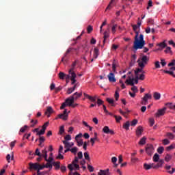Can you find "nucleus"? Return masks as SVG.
<instances>
[{"label":"nucleus","instance_id":"nucleus-1","mask_svg":"<svg viewBox=\"0 0 175 175\" xmlns=\"http://www.w3.org/2000/svg\"><path fill=\"white\" fill-rule=\"evenodd\" d=\"M148 61H150V58L147 57V55H144L141 59H138L137 62L139 68H145L146 65L148 63Z\"/></svg>","mask_w":175,"mask_h":175},{"label":"nucleus","instance_id":"nucleus-2","mask_svg":"<svg viewBox=\"0 0 175 175\" xmlns=\"http://www.w3.org/2000/svg\"><path fill=\"white\" fill-rule=\"evenodd\" d=\"M72 48H69L68 49H67L63 57L62 58L61 62H62L64 65H65V64H67L69 59V54H70V53L72 52Z\"/></svg>","mask_w":175,"mask_h":175},{"label":"nucleus","instance_id":"nucleus-3","mask_svg":"<svg viewBox=\"0 0 175 175\" xmlns=\"http://www.w3.org/2000/svg\"><path fill=\"white\" fill-rule=\"evenodd\" d=\"M68 109H64L63 111V113H60L55 118V120H58V118H60L61 120H63L64 121H66L68 120Z\"/></svg>","mask_w":175,"mask_h":175},{"label":"nucleus","instance_id":"nucleus-4","mask_svg":"<svg viewBox=\"0 0 175 175\" xmlns=\"http://www.w3.org/2000/svg\"><path fill=\"white\" fill-rule=\"evenodd\" d=\"M81 137H83V134L81 133L75 136V140L77 143L78 147H81V146H83V139H81Z\"/></svg>","mask_w":175,"mask_h":175},{"label":"nucleus","instance_id":"nucleus-5","mask_svg":"<svg viewBox=\"0 0 175 175\" xmlns=\"http://www.w3.org/2000/svg\"><path fill=\"white\" fill-rule=\"evenodd\" d=\"M133 49L135 50H139V49H142V42L140 38L139 40V38H135Z\"/></svg>","mask_w":175,"mask_h":175},{"label":"nucleus","instance_id":"nucleus-6","mask_svg":"<svg viewBox=\"0 0 175 175\" xmlns=\"http://www.w3.org/2000/svg\"><path fill=\"white\" fill-rule=\"evenodd\" d=\"M146 152L149 155V157H151V155L154 154V146L147 145L146 147Z\"/></svg>","mask_w":175,"mask_h":175},{"label":"nucleus","instance_id":"nucleus-7","mask_svg":"<svg viewBox=\"0 0 175 175\" xmlns=\"http://www.w3.org/2000/svg\"><path fill=\"white\" fill-rule=\"evenodd\" d=\"M128 79L125 81L126 84H128V85H135V78H133V75H128Z\"/></svg>","mask_w":175,"mask_h":175},{"label":"nucleus","instance_id":"nucleus-8","mask_svg":"<svg viewBox=\"0 0 175 175\" xmlns=\"http://www.w3.org/2000/svg\"><path fill=\"white\" fill-rule=\"evenodd\" d=\"M29 169L30 170H36L38 172V166H39V163H29Z\"/></svg>","mask_w":175,"mask_h":175},{"label":"nucleus","instance_id":"nucleus-9","mask_svg":"<svg viewBox=\"0 0 175 175\" xmlns=\"http://www.w3.org/2000/svg\"><path fill=\"white\" fill-rule=\"evenodd\" d=\"M108 80L110 83H116L117 81V79H116V76L114 75V73L110 72L108 75Z\"/></svg>","mask_w":175,"mask_h":175},{"label":"nucleus","instance_id":"nucleus-10","mask_svg":"<svg viewBox=\"0 0 175 175\" xmlns=\"http://www.w3.org/2000/svg\"><path fill=\"white\" fill-rule=\"evenodd\" d=\"M103 132H104V133H106L107 135H114V131L110 130V129L107 126H104V128L103 129Z\"/></svg>","mask_w":175,"mask_h":175},{"label":"nucleus","instance_id":"nucleus-11","mask_svg":"<svg viewBox=\"0 0 175 175\" xmlns=\"http://www.w3.org/2000/svg\"><path fill=\"white\" fill-rule=\"evenodd\" d=\"M166 113V107H163L161 109H159L157 112L155 113L156 117H161V116H165Z\"/></svg>","mask_w":175,"mask_h":175},{"label":"nucleus","instance_id":"nucleus-12","mask_svg":"<svg viewBox=\"0 0 175 175\" xmlns=\"http://www.w3.org/2000/svg\"><path fill=\"white\" fill-rule=\"evenodd\" d=\"M53 113H54V109H53V107H47L46 111H45L46 116H47V117L49 118L50 116L53 114Z\"/></svg>","mask_w":175,"mask_h":175},{"label":"nucleus","instance_id":"nucleus-13","mask_svg":"<svg viewBox=\"0 0 175 175\" xmlns=\"http://www.w3.org/2000/svg\"><path fill=\"white\" fill-rule=\"evenodd\" d=\"M65 102L67 104V106H69V107H70L72 106V103H75V100L71 97V96L69 98H68L67 99H66Z\"/></svg>","mask_w":175,"mask_h":175},{"label":"nucleus","instance_id":"nucleus-14","mask_svg":"<svg viewBox=\"0 0 175 175\" xmlns=\"http://www.w3.org/2000/svg\"><path fill=\"white\" fill-rule=\"evenodd\" d=\"M83 96H85V98H87L88 99H89L90 102H96V96L92 97L89 94H87L86 93H83Z\"/></svg>","mask_w":175,"mask_h":175},{"label":"nucleus","instance_id":"nucleus-15","mask_svg":"<svg viewBox=\"0 0 175 175\" xmlns=\"http://www.w3.org/2000/svg\"><path fill=\"white\" fill-rule=\"evenodd\" d=\"M81 95H83L82 93L75 92L73 94L72 96H71V97L73 98V100L75 101V100H77V99H79V98H81Z\"/></svg>","mask_w":175,"mask_h":175},{"label":"nucleus","instance_id":"nucleus-16","mask_svg":"<svg viewBox=\"0 0 175 175\" xmlns=\"http://www.w3.org/2000/svg\"><path fill=\"white\" fill-rule=\"evenodd\" d=\"M143 69H144V67H140L139 68H137L134 71L135 76H139V73H146V72H144Z\"/></svg>","mask_w":175,"mask_h":175},{"label":"nucleus","instance_id":"nucleus-17","mask_svg":"<svg viewBox=\"0 0 175 175\" xmlns=\"http://www.w3.org/2000/svg\"><path fill=\"white\" fill-rule=\"evenodd\" d=\"M142 132H143V127L142 126H139L136 130L137 136L138 137L142 136Z\"/></svg>","mask_w":175,"mask_h":175},{"label":"nucleus","instance_id":"nucleus-18","mask_svg":"<svg viewBox=\"0 0 175 175\" xmlns=\"http://www.w3.org/2000/svg\"><path fill=\"white\" fill-rule=\"evenodd\" d=\"M52 165H53V166H55V170H58L59 169H60V167H61V162H59V161H54V162H53L52 163Z\"/></svg>","mask_w":175,"mask_h":175},{"label":"nucleus","instance_id":"nucleus-19","mask_svg":"<svg viewBox=\"0 0 175 175\" xmlns=\"http://www.w3.org/2000/svg\"><path fill=\"white\" fill-rule=\"evenodd\" d=\"M6 159L8 161V163H10V159L11 161H13L14 159V154H13V152L11 153V155L9 154H7Z\"/></svg>","mask_w":175,"mask_h":175},{"label":"nucleus","instance_id":"nucleus-20","mask_svg":"<svg viewBox=\"0 0 175 175\" xmlns=\"http://www.w3.org/2000/svg\"><path fill=\"white\" fill-rule=\"evenodd\" d=\"M142 98L144 99V100L148 102V99H152V96L151 95V94L147 93Z\"/></svg>","mask_w":175,"mask_h":175},{"label":"nucleus","instance_id":"nucleus-21","mask_svg":"<svg viewBox=\"0 0 175 175\" xmlns=\"http://www.w3.org/2000/svg\"><path fill=\"white\" fill-rule=\"evenodd\" d=\"M139 39L141 40V47L142 49L144 47V44H146V42L144 41V36H143V34H140Z\"/></svg>","mask_w":175,"mask_h":175},{"label":"nucleus","instance_id":"nucleus-22","mask_svg":"<svg viewBox=\"0 0 175 175\" xmlns=\"http://www.w3.org/2000/svg\"><path fill=\"white\" fill-rule=\"evenodd\" d=\"M153 98L155 99V100H159V99H161V94L155 92L153 94Z\"/></svg>","mask_w":175,"mask_h":175},{"label":"nucleus","instance_id":"nucleus-23","mask_svg":"<svg viewBox=\"0 0 175 175\" xmlns=\"http://www.w3.org/2000/svg\"><path fill=\"white\" fill-rule=\"evenodd\" d=\"M115 1H116V0H111L109 4L108 5V6L106 8V10H110V9H111V8H113V6H114Z\"/></svg>","mask_w":175,"mask_h":175},{"label":"nucleus","instance_id":"nucleus-24","mask_svg":"<svg viewBox=\"0 0 175 175\" xmlns=\"http://www.w3.org/2000/svg\"><path fill=\"white\" fill-rule=\"evenodd\" d=\"M129 126H131V123L129 122V121L126 122L123 124V128H124V129H126V131H129Z\"/></svg>","mask_w":175,"mask_h":175},{"label":"nucleus","instance_id":"nucleus-25","mask_svg":"<svg viewBox=\"0 0 175 175\" xmlns=\"http://www.w3.org/2000/svg\"><path fill=\"white\" fill-rule=\"evenodd\" d=\"M63 144H64V148H71L70 142L68 141H63Z\"/></svg>","mask_w":175,"mask_h":175},{"label":"nucleus","instance_id":"nucleus-26","mask_svg":"<svg viewBox=\"0 0 175 175\" xmlns=\"http://www.w3.org/2000/svg\"><path fill=\"white\" fill-rule=\"evenodd\" d=\"M99 57V49L98 48H94V58L96 59Z\"/></svg>","mask_w":175,"mask_h":175},{"label":"nucleus","instance_id":"nucleus-27","mask_svg":"<svg viewBox=\"0 0 175 175\" xmlns=\"http://www.w3.org/2000/svg\"><path fill=\"white\" fill-rule=\"evenodd\" d=\"M158 162L159 163H157V165L154 167V169L161 167L162 166L163 163H164L165 161L163 159H161V160H159Z\"/></svg>","mask_w":175,"mask_h":175},{"label":"nucleus","instance_id":"nucleus-28","mask_svg":"<svg viewBox=\"0 0 175 175\" xmlns=\"http://www.w3.org/2000/svg\"><path fill=\"white\" fill-rule=\"evenodd\" d=\"M153 165L154 164L144 163V169H146V170H150V169H152Z\"/></svg>","mask_w":175,"mask_h":175},{"label":"nucleus","instance_id":"nucleus-29","mask_svg":"<svg viewBox=\"0 0 175 175\" xmlns=\"http://www.w3.org/2000/svg\"><path fill=\"white\" fill-rule=\"evenodd\" d=\"M70 151L72 152V154H74V155H76V154H77V151H79V148L74 147L70 149Z\"/></svg>","mask_w":175,"mask_h":175},{"label":"nucleus","instance_id":"nucleus-30","mask_svg":"<svg viewBox=\"0 0 175 175\" xmlns=\"http://www.w3.org/2000/svg\"><path fill=\"white\" fill-rule=\"evenodd\" d=\"M146 140H147V138L146 137H143L140 139L139 144H140L141 146H144V144H146Z\"/></svg>","mask_w":175,"mask_h":175},{"label":"nucleus","instance_id":"nucleus-31","mask_svg":"<svg viewBox=\"0 0 175 175\" xmlns=\"http://www.w3.org/2000/svg\"><path fill=\"white\" fill-rule=\"evenodd\" d=\"M107 24V21L105 19V21L102 23L101 26L100 27V33H102L103 31V27Z\"/></svg>","mask_w":175,"mask_h":175},{"label":"nucleus","instance_id":"nucleus-32","mask_svg":"<svg viewBox=\"0 0 175 175\" xmlns=\"http://www.w3.org/2000/svg\"><path fill=\"white\" fill-rule=\"evenodd\" d=\"M58 76H59V79H60V80H65L66 74L64 72H60L59 73Z\"/></svg>","mask_w":175,"mask_h":175},{"label":"nucleus","instance_id":"nucleus-33","mask_svg":"<svg viewBox=\"0 0 175 175\" xmlns=\"http://www.w3.org/2000/svg\"><path fill=\"white\" fill-rule=\"evenodd\" d=\"M159 161V154H158V153H156L153 156V161L158 162Z\"/></svg>","mask_w":175,"mask_h":175},{"label":"nucleus","instance_id":"nucleus-34","mask_svg":"<svg viewBox=\"0 0 175 175\" xmlns=\"http://www.w3.org/2000/svg\"><path fill=\"white\" fill-rule=\"evenodd\" d=\"M69 75H70V80L76 79V78L77 77L75 72H72Z\"/></svg>","mask_w":175,"mask_h":175},{"label":"nucleus","instance_id":"nucleus-35","mask_svg":"<svg viewBox=\"0 0 175 175\" xmlns=\"http://www.w3.org/2000/svg\"><path fill=\"white\" fill-rule=\"evenodd\" d=\"M164 51L167 54H173V51H172V48H170V46H167Z\"/></svg>","mask_w":175,"mask_h":175},{"label":"nucleus","instance_id":"nucleus-36","mask_svg":"<svg viewBox=\"0 0 175 175\" xmlns=\"http://www.w3.org/2000/svg\"><path fill=\"white\" fill-rule=\"evenodd\" d=\"M82 124H83V125L85 126L86 128H89V131H92V127L91 126L88 125V123H87V122L83 121Z\"/></svg>","mask_w":175,"mask_h":175},{"label":"nucleus","instance_id":"nucleus-37","mask_svg":"<svg viewBox=\"0 0 175 175\" xmlns=\"http://www.w3.org/2000/svg\"><path fill=\"white\" fill-rule=\"evenodd\" d=\"M107 102H108V103H109L110 105H111V106H116L114 105V99L113 98H107Z\"/></svg>","mask_w":175,"mask_h":175},{"label":"nucleus","instance_id":"nucleus-38","mask_svg":"<svg viewBox=\"0 0 175 175\" xmlns=\"http://www.w3.org/2000/svg\"><path fill=\"white\" fill-rule=\"evenodd\" d=\"M41 154L42 158H47V150H46V149L42 150Z\"/></svg>","mask_w":175,"mask_h":175},{"label":"nucleus","instance_id":"nucleus-39","mask_svg":"<svg viewBox=\"0 0 175 175\" xmlns=\"http://www.w3.org/2000/svg\"><path fill=\"white\" fill-rule=\"evenodd\" d=\"M131 91H133V92L137 94V92H139V90L137 89V87L135 86V85H131Z\"/></svg>","mask_w":175,"mask_h":175},{"label":"nucleus","instance_id":"nucleus-40","mask_svg":"<svg viewBox=\"0 0 175 175\" xmlns=\"http://www.w3.org/2000/svg\"><path fill=\"white\" fill-rule=\"evenodd\" d=\"M164 73H167V75H170L172 77H175L174 72L169 71V70H164Z\"/></svg>","mask_w":175,"mask_h":175},{"label":"nucleus","instance_id":"nucleus-41","mask_svg":"<svg viewBox=\"0 0 175 175\" xmlns=\"http://www.w3.org/2000/svg\"><path fill=\"white\" fill-rule=\"evenodd\" d=\"M113 117L116 120V122H120L121 120H122V118L121 116H117V115H113Z\"/></svg>","mask_w":175,"mask_h":175},{"label":"nucleus","instance_id":"nucleus-42","mask_svg":"<svg viewBox=\"0 0 175 175\" xmlns=\"http://www.w3.org/2000/svg\"><path fill=\"white\" fill-rule=\"evenodd\" d=\"M31 124H32L31 125V128H33V127L35 126V125H36V124H38V120H34L33 119H32V120H31Z\"/></svg>","mask_w":175,"mask_h":175},{"label":"nucleus","instance_id":"nucleus-43","mask_svg":"<svg viewBox=\"0 0 175 175\" xmlns=\"http://www.w3.org/2000/svg\"><path fill=\"white\" fill-rule=\"evenodd\" d=\"M64 132H65V126H62L59 128V135H62L64 133Z\"/></svg>","mask_w":175,"mask_h":175},{"label":"nucleus","instance_id":"nucleus-44","mask_svg":"<svg viewBox=\"0 0 175 175\" xmlns=\"http://www.w3.org/2000/svg\"><path fill=\"white\" fill-rule=\"evenodd\" d=\"M157 46H159V47H161L162 49H165V47H166V43H165V42H161L159 44H157Z\"/></svg>","mask_w":175,"mask_h":175},{"label":"nucleus","instance_id":"nucleus-45","mask_svg":"<svg viewBox=\"0 0 175 175\" xmlns=\"http://www.w3.org/2000/svg\"><path fill=\"white\" fill-rule=\"evenodd\" d=\"M34 155H37V157H42V153H40V151L39 150V148L36 149V152L34 153Z\"/></svg>","mask_w":175,"mask_h":175},{"label":"nucleus","instance_id":"nucleus-46","mask_svg":"<svg viewBox=\"0 0 175 175\" xmlns=\"http://www.w3.org/2000/svg\"><path fill=\"white\" fill-rule=\"evenodd\" d=\"M46 130L42 129L40 131L38 132L37 136H42L44 133H45Z\"/></svg>","mask_w":175,"mask_h":175},{"label":"nucleus","instance_id":"nucleus-47","mask_svg":"<svg viewBox=\"0 0 175 175\" xmlns=\"http://www.w3.org/2000/svg\"><path fill=\"white\" fill-rule=\"evenodd\" d=\"M112 70L114 73H116V70H117V66L116 65V62H113L112 64Z\"/></svg>","mask_w":175,"mask_h":175},{"label":"nucleus","instance_id":"nucleus-48","mask_svg":"<svg viewBox=\"0 0 175 175\" xmlns=\"http://www.w3.org/2000/svg\"><path fill=\"white\" fill-rule=\"evenodd\" d=\"M170 159H172V156H170V154H167L165 157V161L166 162H169V161H170Z\"/></svg>","mask_w":175,"mask_h":175},{"label":"nucleus","instance_id":"nucleus-49","mask_svg":"<svg viewBox=\"0 0 175 175\" xmlns=\"http://www.w3.org/2000/svg\"><path fill=\"white\" fill-rule=\"evenodd\" d=\"M163 144L164 146H167V144H170V141H169V139H164L163 140Z\"/></svg>","mask_w":175,"mask_h":175},{"label":"nucleus","instance_id":"nucleus-50","mask_svg":"<svg viewBox=\"0 0 175 175\" xmlns=\"http://www.w3.org/2000/svg\"><path fill=\"white\" fill-rule=\"evenodd\" d=\"M46 162H49V163H51V162H53V161H54V159L51 157H49V159H47V157L44 158Z\"/></svg>","mask_w":175,"mask_h":175},{"label":"nucleus","instance_id":"nucleus-51","mask_svg":"<svg viewBox=\"0 0 175 175\" xmlns=\"http://www.w3.org/2000/svg\"><path fill=\"white\" fill-rule=\"evenodd\" d=\"M167 136L169 139H174V135H173V133H167Z\"/></svg>","mask_w":175,"mask_h":175},{"label":"nucleus","instance_id":"nucleus-52","mask_svg":"<svg viewBox=\"0 0 175 175\" xmlns=\"http://www.w3.org/2000/svg\"><path fill=\"white\" fill-rule=\"evenodd\" d=\"M84 157H85V159H86L87 161H90V154H88V152H85L84 153Z\"/></svg>","mask_w":175,"mask_h":175},{"label":"nucleus","instance_id":"nucleus-53","mask_svg":"<svg viewBox=\"0 0 175 175\" xmlns=\"http://www.w3.org/2000/svg\"><path fill=\"white\" fill-rule=\"evenodd\" d=\"M163 150H165V148L163 146H160L158 148L157 152L159 154H162V152H163Z\"/></svg>","mask_w":175,"mask_h":175},{"label":"nucleus","instance_id":"nucleus-54","mask_svg":"<svg viewBox=\"0 0 175 175\" xmlns=\"http://www.w3.org/2000/svg\"><path fill=\"white\" fill-rule=\"evenodd\" d=\"M65 140L64 142H68V140H72V136L70 135H67L64 137Z\"/></svg>","mask_w":175,"mask_h":175},{"label":"nucleus","instance_id":"nucleus-55","mask_svg":"<svg viewBox=\"0 0 175 175\" xmlns=\"http://www.w3.org/2000/svg\"><path fill=\"white\" fill-rule=\"evenodd\" d=\"M44 165H42L38 163V168L37 172H40V170H43V169H44Z\"/></svg>","mask_w":175,"mask_h":175},{"label":"nucleus","instance_id":"nucleus-56","mask_svg":"<svg viewBox=\"0 0 175 175\" xmlns=\"http://www.w3.org/2000/svg\"><path fill=\"white\" fill-rule=\"evenodd\" d=\"M149 122H150V126H152L154 124H155V120H154V118H150Z\"/></svg>","mask_w":175,"mask_h":175},{"label":"nucleus","instance_id":"nucleus-57","mask_svg":"<svg viewBox=\"0 0 175 175\" xmlns=\"http://www.w3.org/2000/svg\"><path fill=\"white\" fill-rule=\"evenodd\" d=\"M56 159H64V155H62V152H59V154L56 157Z\"/></svg>","mask_w":175,"mask_h":175},{"label":"nucleus","instance_id":"nucleus-58","mask_svg":"<svg viewBox=\"0 0 175 175\" xmlns=\"http://www.w3.org/2000/svg\"><path fill=\"white\" fill-rule=\"evenodd\" d=\"M49 122H45V123L43 124L42 129H44V131H46L47 126H49Z\"/></svg>","mask_w":175,"mask_h":175},{"label":"nucleus","instance_id":"nucleus-59","mask_svg":"<svg viewBox=\"0 0 175 175\" xmlns=\"http://www.w3.org/2000/svg\"><path fill=\"white\" fill-rule=\"evenodd\" d=\"M88 169L89 172H90V173H92V172H94V167L90 165H88Z\"/></svg>","mask_w":175,"mask_h":175},{"label":"nucleus","instance_id":"nucleus-60","mask_svg":"<svg viewBox=\"0 0 175 175\" xmlns=\"http://www.w3.org/2000/svg\"><path fill=\"white\" fill-rule=\"evenodd\" d=\"M98 106H100V105H103V100H102L100 98H98L97 100V102H96Z\"/></svg>","mask_w":175,"mask_h":175},{"label":"nucleus","instance_id":"nucleus-61","mask_svg":"<svg viewBox=\"0 0 175 175\" xmlns=\"http://www.w3.org/2000/svg\"><path fill=\"white\" fill-rule=\"evenodd\" d=\"M175 148V145H170V146L167 147V151H170V150H173Z\"/></svg>","mask_w":175,"mask_h":175},{"label":"nucleus","instance_id":"nucleus-62","mask_svg":"<svg viewBox=\"0 0 175 175\" xmlns=\"http://www.w3.org/2000/svg\"><path fill=\"white\" fill-rule=\"evenodd\" d=\"M175 65V59H172L170 63L168 64V66H174Z\"/></svg>","mask_w":175,"mask_h":175},{"label":"nucleus","instance_id":"nucleus-63","mask_svg":"<svg viewBox=\"0 0 175 175\" xmlns=\"http://www.w3.org/2000/svg\"><path fill=\"white\" fill-rule=\"evenodd\" d=\"M98 175H106V171L100 170V172L98 173Z\"/></svg>","mask_w":175,"mask_h":175},{"label":"nucleus","instance_id":"nucleus-64","mask_svg":"<svg viewBox=\"0 0 175 175\" xmlns=\"http://www.w3.org/2000/svg\"><path fill=\"white\" fill-rule=\"evenodd\" d=\"M104 39H107V38H109V32H107V31H105L104 32V36H103Z\"/></svg>","mask_w":175,"mask_h":175}]
</instances>
